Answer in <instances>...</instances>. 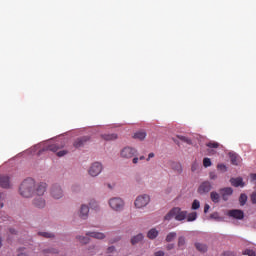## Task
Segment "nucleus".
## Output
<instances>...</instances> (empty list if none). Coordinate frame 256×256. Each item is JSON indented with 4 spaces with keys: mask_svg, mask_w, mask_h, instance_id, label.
I'll list each match as a JSON object with an SVG mask.
<instances>
[{
    "mask_svg": "<svg viewBox=\"0 0 256 256\" xmlns=\"http://www.w3.org/2000/svg\"><path fill=\"white\" fill-rule=\"evenodd\" d=\"M45 191H47V183L41 182L37 185L35 184L34 194L37 195V197H43Z\"/></svg>",
    "mask_w": 256,
    "mask_h": 256,
    "instance_id": "nucleus-9",
    "label": "nucleus"
},
{
    "mask_svg": "<svg viewBox=\"0 0 256 256\" xmlns=\"http://www.w3.org/2000/svg\"><path fill=\"white\" fill-rule=\"evenodd\" d=\"M171 169H173V171L176 173H183V166L179 162H172Z\"/></svg>",
    "mask_w": 256,
    "mask_h": 256,
    "instance_id": "nucleus-19",
    "label": "nucleus"
},
{
    "mask_svg": "<svg viewBox=\"0 0 256 256\" xmlns=\"http://www.w3.org/2000/svg\"><path fill=\"white\" fill-rule=\"evenodd\" d=\"M197 169H199V163L194 162V163L192 164V166H191V171H192V172H195V171H197Z\"/></svg>",
    "mask_w": 256,
    "mask_h": 256,
    "instance_id": "nucleus-42",
    "label": "nucleus"
},
{
    "mask_svg": "<svg viewBox=\"0 0 256 256\" xmlns=\"http://www.w3.org/2000/svg\"><path fill=\"white\" fill-rule=\"evenodd\" d=\"M174 247H175L174 244H168L166 248L168 251H171V249H174Z\"/></svg>",
    "mask_w": 256,
    "mask_h": 256,
    "instance_id": "nucleus-50",
    "label": "nucleus"
},
{
    "mask_svg": "<svg viewBox=\"0 0 256 256\" xmlns=\"http://www.w3.org/2000/svg\"><path fill=\"white\" fill-rule=\"evenodd\" d=\"M32 205L36 209H45V205H47V202L45 201V198H43V196H36L32 200Z\"/></svg>",
    "mask_w": 256,
    "mask_h": 256,
    "instance_id": "nucleus-8",
    "label": "nucleus"
},
{
    "mask_svg": "<svg viewBox=\"0 0 256 256\" xmlns=\"http://www.w3.org/2000/svg\"><path fill=\"white\" fill-rule=\"evenodd\" d=\"M206 146H208L209 149H217L219 148V143L215 141H210L206 144Z\"/></svg>",
    "mask_w": 256,
    "mask_h": 256,
    "instance_id": "nucleus-32",
    "label": "nucleus"
},
{
    "mask_svg": "<svg viewBox=\"0 0 256 256\" xmlns=\"http://www.w3.org/2000/svg\"><path fill=\"white\" fill-rule=\"evenodd\" d=\"M87 237H93V239H105V234L101 232H88Z\"/></svg>",
    "mask_w": 256,
    "mask_h": 256,
    "instance_id": "nucleus-20",
    "label": "nucleus"
},
{
    "mask_svg": "<svg viewBox=\"0 0 256 256\" xmlns=\"http://www.w3.org/2000/svg\"><path fill=\"white\" fill-rule=\"evenodd\" d=\"M200 207H201V202H199V200H194L191 208L194 211H197V209H199Z\"/></svg>",
    "mask_w": 256,
    "mask_h": 256,
    "instance_id": "nucleus-35",
    "label": "nucleus"
},
{
    "mask_svg": "<svg viewBox=\"0 0 256 256\" xmlns=\"http://www.w3.org/2000/svg\"><path fill=\"white\" fill-rule=\"evenodd\" d=\"M76 239H78V241H80V243H83L84 245H87V243H89V237L77 236Z\"/></svg>",
    "mask_w": 256,
    "mask_h": 256,
    "instance_id": "nucleus-33",
    "label": "nucleus"
},
{
    "mask_svg": "<svg viewBox=\"0 0 256 256\" xmlns=\"http://www.w3.org/2000/svg\"><path fill=\"white\" fill-rule=\"evenodd\" d=\"M230 183L233 187H245L243 178H231Z\"/></svg>",
    "mask_w": 256,
    "mask_h": 256,
    "instance_id": "nucleus-17",
    "label": "nucleus"
},
{
    "mask_svg": "<svg viewBox=\"0 0 256 256\" xmlns=\"http://www.w3.org/2000/svg\"><path fill=\"white\" fill-rule=\"evenodd\" d=\"M219 193H220L223 201H229V197H231V195H233V188H231V187L221 188L219 190Z\"/></svg>",
    "mask_w": 256,
    "mask_h": 256,
    "instance_id": "nucleus-10",
    "label": "nucleus"
},
{
    "mask_svg": "<svg viewBox=\"0 0 256 256\" xmlns=\"http://www.w3.org/2000/svg\"><path fill=\"white\" fill-rule=\"evenodd\" d=\"M108 204L113 211H123L125 207V202L120 197L111 198Z\"/></svg>",
    "mask_w": 256,
    "mask_h": 256,
    "instance_id": "nucleus-3",
    "label": "nucleus"
},
{
    "mask_svg": "<svg viewBox=\"0 0 256 256\" xmlns=\"http://www.w3.org/2000/svg\"><path fill=\"white\" fill-rule=\"evenodd\" d=\"M209 177H210V179L215 181V179H217V174H215V172H210Z\"/></svg>",
    "mask_w": 256,
    "mask_h": 256,
    "instance_id": "nucleus-45",
    "label": "nucleus"
},
{
    "mask_svg": "<svg viewBox=\"0 0 256 256\" xmlns=\"http://www.w3.org/2000/svg\"><path fill=\"white\" fill-rule=\"evenodd\" d=\"M50 195L52 199H62L64 192L63 188L59 184H54L50 188Z\"/></svg>",
    "mask_w": 256,
    "mask_h": 256,
    "instance_id": "nucleus-6",
    "label": "nucleus"
},
{
    "mask_svg": "<svg viewBox=\"0 0 256 256\" xmlns=\"http://www.w3.org/2000/svg\"><path fill=\"white\" fill-rule=\"evenodd\" d=\"M79 217L80 219H87V217H89V206L83 204L80 208V212H79Z\"/></svg>",
    "mask_w": 256,
    "mask_h": 256,
    "instance_id": "nucleus-16",
    "label": "nucleus"
},
{
    "mask_svg": "<svg viewBox=\"0 0 256 256\" xmlns=\"http://www.w3.org/2000/svg\"><path fill=\"white\" fill-rule=\"evenodd\" d=\"M250 199L254 205H256V192H253L250 196Z\"/></svg>",
    "mask_w": 256,
    "mask_h": 256,
    "instance_id": "nucleus-44",
    "label": "nucleus"
},
{
    "mask_svg": "<svg viewBox=\"0 0 256 256\" xmlns=\"http://www.w3.org/2000/svg\"><path fill=\"white\" fill-rule=\"evenodd\" d=\"M144 159H145V156H140V157L135 156L132 159V163H134V165H137V163H139V161H143Z\"/></svg>",
    "mask_w": 256,
    "mask_h": 256,
    "instance_id": "nucleus-37",
    "label": "nucleus"
},
{
    "mask_svg": "<svg viewBox=\"0 0 256 256\" xmlns=\"http://www.w3.org/2000/svg\"><path fill=\"white\" fill-rule=\"evenodd\" d=\"M176 221H185L187 219V211H182L179 207L172 208L164 217L165 221H171V219Z\"/></svg>",
    "mask_w": 256,
    "mask_h": 256,
    "instance_id": "nucleus-2",
    "label": "nucleus"
},
{
    "mask_svg": "<svg viewBox=\"0 0 256 256\" xmlns=\"http://www.w3.org/2000/svg\"><path fill=\"white\" fill-rule=\"evenodd\" d=\"M203 165H204V167H211V159L204 158L203 159Z\"/></svg>",
    "mask_w": 256,
    "mask_h": 256,
    "instance_id": "nucleus-41",
    "label": "nucleus"
},
{
    "mask_svg": "<svg viewBox=\"0 0 256 256\" xmlns=\"http://www.w3.org/2000/svg\"><path fill=\"white\" fill-rule=\"evenodd\" d=\"M42 151L39 152V155H41Z\"/></svg>",
    "mask_w": 256,
    "mask_h": 256,
    "instance_id": "nucleus-56",
    "label": "nucleus"
},
{
    "mask_svg": "<svg viewBox=\"0 0 256 256\" xmlns=\"http://www.w3.org/2000/svg\"><path fill=\"white\" fill-rule=\"evenodd\" d=\"M90 140H91V138L89 136L80 137L74 141L73 146L76 149H79V148L83 147L85 145V143H88V141H90Z\"/></svg>",
    "mask_w": 256,
    "mask_h": 256,
    "instance_id": "nucleus-13",
    "label": "nucleus"
},
{
    "mask_svg": "<svg viewBox=\"0 0 256 256\" xmlns=\"http://www.w3.org/2000/svg\"><path fill=\"white\" fill-rule=\"evenodd\" d=\"M67 150H62V151H59L57 152V156L58 157H65V155H67Z\"/></svg>",
    "mask_w": 256,
    "mask_h": 256,
    "instance_id": "nucleus-43",
    "label": "nucleus"
},
{
    "mask_svg": "<svg viewBox=\"0 0 256 256\" xmlns=\"http://www.w3.org/2000/svg\"><path fill=\"white\" fill-rule=\"evenodd\" d=\"M143 239H144L143 234H137L136 236L132 237L131 243L133 245H137V243H141V241H143Z\"/></svg>",
    "mask_w": 256,
    "mask_h": 256,
    "instance_id": "nucleus-25",
    "label": "nucleus"
},
{
    "mask_svg": "<svg viewBox=\"0 0 256 256\" xmlns=\"http://www.w3.org/2000/svg\"><path fill=\"white\" fill-rule=\"evenodd\" d=\"M178 139H180V141H183L184 143H187V145H191V139L185 136H178Z\"/></svg>",
    "mask_w": 256,
    "mask_h": 256,
    "instance_id": "nucleus-38",
    "label": "nucleus"
},
{
    "mask_svg": "<svg viewBox=\"0 0 256 256\" xmlns=\"http://www.w3.org/2000/svg\"><path fill=\"white\" fill-rule=\"evenodd\" d=\"M243 255L256 256V253H255V251H253V250H251V249H246V250L243 252Z\"/></svg>",
    "mask_w": 256,
    "mask_h": 256,
    "instance_id": "nucleus-40",
    "label": "nucleus"
},
{
    "mask_svg": "<svg viewBox=\"0 0 256 256\" xmlns=\"http://www.w3.org/2000/svg\"><path fill=\"white\" fill-rule=\"evenodd\" d=\"M43 253L45 255H49V253L55 254V253H59V251H57V249H55V248H49V249H44Z\"/></svg>",
    "mask_w": 256,
    "mask_h": 256,
    "instance_id": "nucleus-36",
    "label": "nucleus"
},
{
    "mask_svg": "<svg viewBox=\"0 0 256 256\" xmlns=\"http://www.w3.org/2000/svg\"><path fill=\"white\" fill-rule=\"evenodd\" d=\"M1 207H3V203H1Z\"/></svg>",
    "mask_w": 256,
    "mask_h": 256,
    "instance_id": "nucleus-57",
    "label": "nucleus"
},
{
    "mask_svg": "<svg viewBox=\"0 0 256 256\" xmlns=\"http://www.w3.org/2000/svg\"><path fill=\"white\" fill-rule=\"evenodd\" d=\"M159 235V231L157 229L152 228L148 233L147 237L148 239H157V236Z\"/></svg>",
    "mask_w": 256,
    "mask_h": 256,
    "instance_id": "nucleus-24",
    "label": "nucleus"
},
{
    "mask_svg": "<svg viewBox=\"0 0 256 256\" xmlns=\"http://www.w3.org/2000/svg\"><path fill=\"white\" fill-rule=\"evenodd\" d=\"M149 201H151L149 195H140L136 198L134 205L137 207V209H143V207H147V205H149Z\"/></svg>",
    "mask_w": 256,
    "mask_h": 256,
    "instance_id": "nucleus-5",
    "label": "nucleus"
},
{
    "mask_svg": "<svg viewBox=\"0 0 256 256\" xmlns=\"http://www.w3.org/2000/svg\"><path fill=\"white\" fill-rule=\"evenodd\" d=\"M155 256H165V252L164 251L155 252Z\"/></svg>",
    "mask_w": 256,
    "mask_h": 256,
    "instance_id": "nucleus-49",
    "label": "nucleus"
},
{
    "mask_svg": "<svg viewBox=\"0 0 256 256\" xmlns=\"http://www.w3.org/2000/svg\"><path fill=\"white\" fill-rule=\"evenodd\" d=\"M10 233H15V230H13V229H10Z\"/></svg>",
    "mask_w": 256,
    "mask_h": 256,
    "instance_id": "nucleus-54",
    "label": "nucleus"
},
{
    "mask_svg": "<svg viewBox=\"0 0 256 256\" xmlns=\"http://www.w3.org/2000/svg\"><path fill=\"white\" fill-rule=\"evenodd\" d=\"M195 247H196L197 251H200V253H206V251H207V245H205V244L196 243Z\"/></svg>",
    "mask_w": 256,
    "mask_h": 256,
    "instance_id": "nucleus-28",
    "label": "nucleus"
},
{
    "mask_svg": "<svg viewBox=\"0 0 256 256\" xmlns=\"http://www.w3.org/2000/svg\"><path fill=\"white\" fill-rule=\"evenodd\" d=\"M63 147H65V144L54 143L44 147L42 151H52V153H57V151L63 149Z\"/></svg>",
    "mask_w": 256,
    "mask_h": 256,
    "instance_id": "nucleus-14",
    "label": "nucleus"
},
{
    "mask_svg": "<svg viewBox=\"0 0 256 256\" xmlns=\"http://www.w3.org/2000/svg\"><path fill=\"white\" fill-rule=\"evenodd\" d=\"M38 235L40 237H44L45 239H53L55 237V234L50 232H38Z\"/></svg>",
    "mask_w": 256,
    "mask_h": 256,
    "instance_id": "nucleus-27",
    "label": "nucleus"
},
{
    "mask_svg": "<svg viewBox=\"0 0 256 256\" xmlns=\"http://www.w3.org/2000/svg\"><path fill=\"white\" fill-rule=\"evenodd\" d=\"M229 157L232 165H239V155L237 153L230 152Z\"/></svg>",
    "mask_w": 256,
    "mask_h": 256,
    "instance_id": "nucleus-21",
    "label": "nucleus"
},
{
    "mask_svg": "<svg viewBox=\"0 0 256 256\" xmlns=\"http://www.w3.org/2000/svg\"><path fill=\"white\" fill-rule=\"evenodd\" d=\"M186 219L189 223L197 220V212H191L186 215Z\"/></svg>",
    "mask_w": 256,
    "mask_h": 256,
    "instance_id": "nucleus-26",
    "label": "nucleus"
},
{
    "mask_svg": "<svg viewBox=\"0 0 256 256\" xmlns=\"http://www.w3.org/2000/svg\"><path fill=\"white\" fill-rule=\"evenodd\" d=\"M153 157H155V153L151 152V153L148 155V158L146 159V161H150L151 159H153Z\"/></svg>",
    "mask_w": 256,
    "mask_h": 256,
    "instance_id": "nucleus-46",
    "label": "nucleus"
},
{
    "mask_svg": "<svg viewBox=\"0 0 256 256\" xmlns=\"http://www.w3.org/2000/svg\"><path fill=\"white\" fill-rule=\"evenodd\" d=\"M113 251H115V246L108 247L107 253H113Z\"/></svg>",
    "mask_w": 256,
    "mask_h": 256,
    "instance_id": "nucleus-48",
    "label": "nucleus"
},
{
    "mask_svg": "<svg viewBox=\"0 0 256 256\" xmlns=\"http://www.w3.org/2000/svg\"><path fill=\"white\" fill-rule=\"evenodd\" d=\"M251 179H253V181H256V174H252Z\"/></svg>",
    "mask_w": 256,
    "mask_h": 256,
    "instance_id": "nucleus-52",
    "label": "nucleus"
},
{
    "mask_svg": "<svg viewBox=\"0 0 256 256\" xmlns=\"http://www.w3.org/2000/svg\"><path fill=\"white\" fill-rule=\"evenodd\" d=\"M117 138L118 136L115 133L102 135V139H104V141H115Z\"/></svg>",
    "mask_w": 256,
    "mask_h": 256,
    "instance_id": "nucleus-23",
    "label": "nucleus"
},
{
    "mask_svg": "<svg viewBox=\"0 0 256 256\" xmlns=\"http://www.w3.org/2000/svg\"><path fill=\"white\" fill-rule=\"evenodd\" d=\"M145 137H147L146 131H137L133 135V139H137L138 141H144Z\"/></svg>",
    "mask_w": 256,
    "mask_h": 256,
    "instance_id": "nucleus-18",
    "label": "nucleus"
},
{
    "mask_svg": "<svg viewBox=\"0 0 256 256\" xmlns=\"http://www.w3.org/2000/svg\"><path fill=\"white\" fill-rule=\"evenodd\" d=\"M209 209H211V206H209V204H205L204 213H208Z\"/></svg>",
    "mask_w": 256,
    "mask_h": 256,
    "instance_id": "nucleus-47",
    "label": "nucleus"
},
{
    "mask_svg": "<svg viewBox=\"0 0 256 256\" xmlns=\"http://www.w3.org/2000/svg\"><path fill=\"white\" fill-rule=\"evenodd\" d=\"M89 206L91 209H94V211L99 210V203L95 201L94 199L90 200Z\"/></svg>",
    "mask_w": 256,
    "mask_h": 256,
    "instance_id": "nucleus-29",
    "label": "nucleus"
},
{
    "mask_svg": "<svg viewBox=\"0 0 256 256\" xmlns=\"http://www.w3.org/2000/svg\"><path fill=\"white\" fill-rule=\"evenodd\" d=\"M210 199L213 203H219V201H221V195L215 191H212L210 193Z\"/></svg>",
    "mask_w": 256,
    "mask_h": 256,
    "instance_id": "nucleus-22",
    "label": "nucleus"
},
{
    "mask_svg": "<svg viewBox=\"0 0 256 256\" xmlns=\"http://www.w3.org/2000/svg\"><path fill=\"white\" fill-rule=\"evenodd\" d=\"M3 197H5V195L3 193H0V201Z\"/></svg>",
    "mask_w": 256,
    "mask_h": 256,
    "instance_id": "nucleus-53",
    "label": "nucleus"
},
{
    "mask_svg": "<svg viewBox=\"0 0 256 256\" xmlns=\"http://www.w3.org/2000/svg\"><path fill=\"white\" fill-rule=\"evenodd\" d=\"M176 237H177V233H176V232H170V233L166 236V241H167V243H171V241H173Z\"/></svg>",
    "mask_w": 256,
    "mask_h": 256,
    "instance_id": "nucleus-30",
    "label": "nucleus"
},
{
    "mask_svg": "<svg viewBox=\"0 0 256 256\" xmlns=\"http://www.w3.org/2000/svg\"><path fill=\"white\" fill-rule=\"evenodd\" d=\"M19 193L21 197L26 199L33 197V195H35V180H33V178H27L24 180L20 185Z\"/></svg>",
    "mask_w": 256,
    "mask_h": 256,
    "instance_id": "nucleus-1",
    "label": "nucleus"
},
{
    "mask_svg": "<svg viewBox=\"0 0 256 256\" xmlns=\"http://www.w3.org/2000/svg\"><path fill=\"white\" fill-rule=\"evenodd\" d=\"M217 169H218V171L225 173L227 171V166L225 164H218Z\"/></svg>",
    "mask_w": 256,
    "mask_h": 256,
    "instance_id": "nucleus-39",
    "label": "nucleus"
},
{
    "mask_svg": "<svg viewBox=\"0 0 256 256\" xmlns=\"http://www.w3.org/2000/svg\"><path fill=\"white\" fill-rule=\"evenodd\" d=\"M0 187L3 189H9L11 187V181L9 176L7 175H0Z\"/></svg>",
    "mask_w": 256,
    "mask_h": 256,
    "instance_id": "nucleus-15",
    "label": "nucleus"
},
{
    "mask_svg": "<svg viewBox=\"0 0 256 256\" xmlns=\"http://www.w3.org/2000/svg\"><path fill=\"white\" fill-rule=\"evenodd\" d=\"M227 215H228V217H232L233 219H239V220L244 219V217H245V213L239 209L230 210L227 213Z\"/></svg>",
    "mask_w": 256,
    "mask_h": 256,
    "instance_id": "nucleus-11",
    "label": "nucleus"
},
{
    "mask_svg": "<svg viewBox=\"0 0 256 256\" xmlns=\"http://www.w3.org/2000/svg\"><path fill=\"white\" fill-rule=\"evenodd\" d=\"M137 155V149L126 146L120 151V156L122 159H133V157H136Z\"/></svg>",
    "mask_w": 256,
    "mask_h": 256,
    "instance_id": "nucleus-4",
    "label": "nucleus"
},
{
    "mask_svg": "<svg viewBox=\"0 0 256 256\" xmlns=\"http://www.w3.org/2000/svg\"><path fill=\"white\" fill-rule=\"evenodd\" d=\"M224 256H235V253L233 252H224Z\"/></svg>",
    "mask_w": 256,
    "mask_h": 256,
    "instance_id": "nucleus-51",
    "label": "nucleus"
},
{
    "mask_svg": "<svg viewBox=\"0 0 256 256\" xmlns=\"http://www.w3.org/2000/svg\"><path fill=\"white\" fill-rule=\"evenodd\" d=\"M212 186H211V182L209 181H205L203 182L199 188H198V193L200 195H205L206 193H209V191H211Z\"/></svg>",
    "mask_w": 256,
    "mask_h": 256,
    "instance_id": "nucleus-12",
    "label": "nucleus"
},
{
    "mask_svg": "<svg viewBox=\"0 0 256 256\" xmlns=\"http://www.w3.org/2000/svg\"><path fill=\"white\" fill-rule=\"evenodd\" d=\"M178 247L179 249H185V236H180L178 238Z\"/></svg>",
    "mask_w": 256,
    "mask_h": 256,
    "instance_id": "nucleus-31",
    "label": "nucleus"
},
{
    "mask_svg": "<svg viewBox=\"0 0 256 256\" xmlns=\"http://www.w3.org/2000/svg\"><path fill=\"white\" fill-rule=\"evenodd\" d=\"M239 203L240 205L243 207V205H245V203H247V196L246 194H241L239 197Z\"/></svg>",
    "mask_w": 256,
    "mask_h": 256,
    "instance_id": "nucleus-34",
    "label": "nucleus"
},
{
    "mask_svg": "<svg viewBox=\"0 0 256 256\" xmlns=\"http://www.w3.org/2000/svg\"><path fill=\"white\" fill-rule=\"evenodd\" d=\"M2 245H3V243H2V240H1V238H0V247H2Z\"/></svg>",
    "mask_w": 256,
    "mask_h": 256,
    "instance_id": "nucleus-55",
    "label": "nucleus"
},
{
    "mask_svg": "<svg viewBox=\"0 0 256 256\" xmlns=\"http://www.w3.org/2000/svg\"><path fill=\"white\" fill-rule=\"evenodd\" d=\"M101 171H103V165L99 162H94L88 169V173L91 177H97Z\"/></svg>",
    "mask_w": 256,
    "mask_h": 256,
    "instance_id": "nucleus-7",
    "label": "nucleus"
}]
</instances>
